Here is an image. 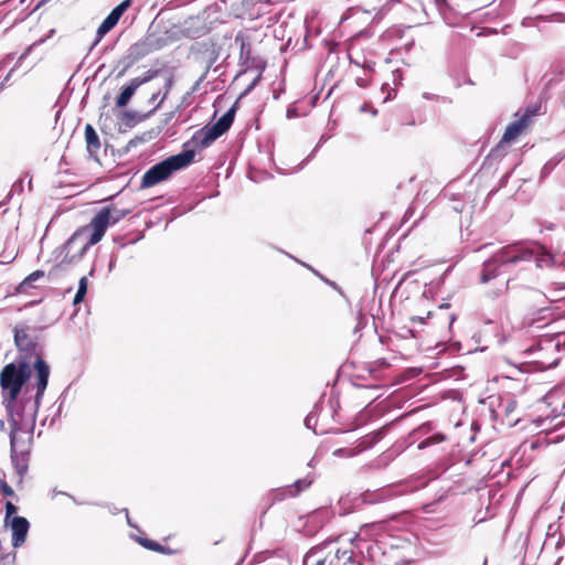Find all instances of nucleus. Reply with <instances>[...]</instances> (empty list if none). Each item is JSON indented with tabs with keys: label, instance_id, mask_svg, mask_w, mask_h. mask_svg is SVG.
I'll use <instances>...</instances> for the list:
<instances>
[{
	"label": "nucleus",
	"instance_id": "1",
	"mask_svg": "<svg viewBox=\"0 0 565 565\" xmlns=\"http://www.w3.org/2000/svg\"><path fill=\"white\" fill-rule=\"evenodd\" d=\"M35 371V395L30 394L29 387H25L23 393L10 397H2V405L7 413L10 424V434L17 435L18 433L32 431L36 415L47 387L50 377V366L43 359H38L33 363Z\"/></svg>",
	"mask_w": 565,
	"mask_h": 565
},
{
	"label": "nucleus",
	"instance_id": "2",
	"mask_svg": "<svg viewBox=\"0 0 565 565\" xmlns=\"http://www.w3.org/2000/svg\"><path fill=\"white\" fill-rule=\"evenodd\" d=\"M535 257L537 266H542L543 257H536L534 248L523 244H511L495 252L489 259L482 264L480 271V281L487 284L499 275V268L503 265L518 264L520 262H530Z\"/></svg>",
	"mask_w": 565,
	"mask_h": 565
},
{
	"label": "nucleus",
	"instance_id": "3",
	"mask_svg": "<svg viewBox=\"0 0 565 565\" xmlns=\"http://www.w3.org/2000/svg\"><path fill=\"white\" fill-rule=\"evenodd\" d=\"M194 156L195 151L193 149H184L182 152L156 163L142 175L140 188L148 189L168 180L175 171L190 166L194 160Z\"/></svg>",
	"mask_w": 565,
	"mask_h": 565
},
{
	"label": "nucleus",
	"instance_id": "4",
	"mask_svg": "<svg viewBox=\"0 0 565 565\" xmlns=\"http://www.w3.org/2000/svg\"><path fill=\"white\" fill-rule=\"evenodd\" d=\"M89 226H83L77 228L72 236L60 247L58 256H62V260L58 265L53 267L49 273V279H53L57 275V270L64 265H71L77 263L86 254L87 249L96 243L93 241V233L88 236Z\"/></svg>",
	"mask_w": 565,
	"mask_h": 565
},
{
	"label": "nucleus",
	"instance_id": "5",
	"mask_svg": "<svg viewBox=\"0 0 565 565\" xmlns=\"http://www.w3.org/2000/svg\"><path fill=\"white\" fill-rule=\"evenodd\" d=\"M31 365L28 361H14L3 366L0 372V390L2 397L18 396L23 393L31 377Z\"/></svg>",
	"mask_w": 565,
	"mask_h": 565
},
{
	"label": "nucleus",
	"instance_id": "6",
	"mask_svg": "<svg viewBox=\"0 0 565 565\" xmlns=\"http://www.w3.org/2000/svg\"><path fill=\"white\" fill-rule=\"evenodd\" d=\"M237 109V102L212 126H204L196 130L191 140L184 143V148L190 145L200 148H206L212 145L218 137L225 134L232 126Z\"/></svg>",
	"mask_w": 565,
	"mask_h": 565
},
{
	"label": "nucleus",
	"instance_id": "7",
	"mask_svg": "<svg viewBox=\"0 0 565 565\" xmlns=\"http://www.w3.org/2000/svg\"><path fill=\"white\" fill-rule=\"evenodd\" d=\"M166 45V38L156 34H147L143 39L129 46L128 57L130 58V62L126 67L121 68L117 77L124 76L128 68L131 67L136 62L156 51L163 49Z\"/></svg>",
	"mask_w": 565,
	"mask_h": 565
},
{
	"label": "nucleus",
	"instance_id": "8",
	"mask_svg": "<svg viewBox=\"0 0 565 565\" xmlns=\"http://www.w3.org/2000/svg\"><path fill=\"white\" fill-rule=\"evenodd\" d=\"M129 210H121L113 205L104 206L90 221L89 226L93 228V241L90 243H98L110 224H116L122 220Z\"/></svg>",
	"mask_w": 565,
	"mask_h": 565
},
{
	"label": "nucleus",
	"instance_id": "9",
	"mask_svg": "<svg viewBox=\"0 0 565 565\" xmlns=\"http://www.w3.org/2000/svg\"><path fill=\"white\" fill-rule=\"evenodd\" d=\"M26 330V327L14 328V343L19 350V358L17 361H28L31 364L32 358H35V362L38 359H42V356L36 339L31 337Z\"/></svg>",
	"mask_w": 565,
	"mask_h": 565
},
{
	"label": "nucleus",
	"instance_id": "10",
	"mask_svg": "<svg viewBox=\"0 0 565 565\" xmlns=\"http://www.w3.org/2000/svg\"><path fill=\"white\" fill-rule=\"evenodd\" d=\"M387 546L386 540L375 539L372 543L356 544L355 548L359 553L365 554L370 561L377 562L382 565H397L396 561L386 559Z\"/></svg>",
	"mask_w": 565,
	"mask_h": 565
},
{
	"label": "nucleus",
	"instance_id": "11",
	"mask_svg": "<svg viewBox=\"0 0 565 565\" xmlns=\"http://www.w3.org/2000/svg\"><path fill=\"white\" fill-rule=\"evenodd\" d=\"M385 524V521H377L362 525L360 532L351 539L352 545L355 547L356 544L372 543L375 539L386 540Z\"/></svg>",
	"mask_w": 565,
	"mask_h": 565
},
{
	"label": "nucleus",
	"instance_id": "12",
	"mask_svg": "<svg viewBox=\"0 0 565 565\" xmlns=\"http://www.w3.org/2000/svg\"><path fill=\"white\" fill-rule=\"evenodd\" d=\"M132 0H124L116 6L110 13L104 19L102 24L98 26L96 32V40L94 41L92 49L118 23L122 14L131 6Z\"/></svg>",
	"mask_w": 565,
	"mask_h": 565
},
{
	"label": "nucleus",
	"instance_id": "13",
	"mask_svg": "<svg viewBox=\"0 0 565 565\" xmlns=\"http://www.w3.org/2000/svg\"><path fill=\"white\" fill-rule=\"evenodd\" d=\"M173 84H174V77H173V75L170 74L166 78L164 92H163L161 99H159L158 104L149 113L143 114V115L139 114L138 111H135V110H125L121 114L122 121L126 122L127 126L131 127L136 122L142 121V120L149 118L150 116H152L156 113V110L161 106V104L164 102V99L168 97L170 90L173 87Z\"/></svg>",
	"mask_w": 565,
	"mask_h": 565
},
{
	"label": "nucleus",
	"instance_id": "14",
	"mask_svg": "<svg viewBox=\"0 0 565 565\" xmlns=\"http://www.w3.org/2000/svg\"><path fill=\"white\" fill-rule=\"evenodd\" d=\"M534 114H535L534 110L526 111L519 119L509 124L508 127L505 128V131L503 134V137H502L500 143L498 145V147L495 149H493L491 151V154H495L501 149H503L504 143L514 140L526 128V126L531 119V116H533Z\"/></svg>",
	"mask_w": 565,
	"mask_h": 565
},
{
	"label": "nucleus",
	"instance_id": "15",
	"mask_svg": "<svg viewBox=\"0 0 565 565\" xmlns=\"http://www.w3.org/2000/svg\"><path fill=\"white\" fill-rule=\"evenodd\" d=\"M10 437V457L11 462L17 471V473L22 478L29 468V451H18L17 450V435L9 434Z\"/></svg>",
	"mask_w": 565,
	"mask_h": 565
},
{
	"label": "nucleus",
	"instance_id": "16",
	"mask_svg": "<svg viewBox=\"0 0 565 565\" xmlns=\"http://www.w3.org/2000/svg\"><path fill=\"white\" fill-rule=\"evenodd\" d=\"M30 523L23 516H14L11 522L12 530V545L13 547L21 546L26 539Z\"/></svg>",
	"mask_w": 565,
	"mask_h": 565
},
{
	"label": "nucleus",
	"instance_id": "17",
	"mask_svg": "<svg viewBox=\"0 0 565 565\" xmlns=\"http://www.w3.org/2000/svg\"><path fill=\"white\" fill-rule=\"evenodd\" d=\"M85 140L88 158L98 161L97 153L102 145L96 130L90 124L85 126Z\"/></svg>",
	"mask_w": 565,
	"mask_h": 565
},
{
	"label": "nucleus",
	"instance_id": "18",
	"mask_svg": "<svg viewBox=\"0 0 565 565\" xmlns=\"http://www.w3.org/2000/svg\"><path fill=\"white\" fill-rule=\"evenodd\" d=\"M311 483H312V479H310L308 477L298 479L291 486H289L285 489L278 490L276 497L279 500H282L287 495L297 497L300 492L308 489L311 486Z\"/></svg>",
	"mask_w": 565,
	"mask_h": 565
},
{
	"label": "nucleus",
	"instance_id": "19",
	"mask_svg": "<svg viewBox=\"0 0 565 565\" xmlns=\"http://www.w3.org/2000/svg\"><path fill=\"white\" fill-rule=\"evenodd\" d=\"M331 543V540H326L321 544L311 547L303 557V565H326V558L319 554Z\"/></svg>",
	"mask_w": 565,
	"mask_h": 565
},
{
	"label": "nucleus",
	"instance_id": "20",
	"mask_svg": "<svg viewBox=\"0 0 565 565\" xmlns=\"http://www.w3.org/2000/svg\"><path fill=\"white\" fill-rule=\"evenodd\" d=\"M138 88L135 82L130 79L128 84L122 86L120 94L117 96L116 106L119 108L126 107Z\"/></svg>",
	"mask_w": 565,
	"mask_h": 565
},
{
	"label": "nucleus",
	"instance_id": "21",
	"mask_svg": "<svg viewBox=\"0 0 565 565\" xmlns=\"http://www.w3.org/2000/svg\"><path fill=\"white\" fill-rule=\"evenodd\" d=\"M392 494L390 489L383 488L376 491H366L362 494V502L374 504L387 500Z\"/></svg>",
	"mask_w": 565,
	"mask_h": 565
},
{
	"label": "nucleus",
	"instance_id": "22",
	"mask_svg": "<svg viewBox=\"0 0 565 565\" xmlns=\"http://www.w3.org/2000/svg\"><path fill=\"white\" fill-rule=\"evenodd\" d=\"M523 299L533 307L543 306L547 300L544 292L534 288H526L523 295Z\"/></svg>",
	"mask_w": 565,
	"mask_h": 565
},
{
	"label": "nucleus",
	"instance_id": "23",
	"mask_svg": "<svg viewBox=\"0 0 565 565\" xmlns=\"http://www.w3.org/2000/svg\"><path fill=\"white\" fill-rule=\"evenodd\" d=\"M239 42V64L247 65L252 60V44L241 35L235 38V43Z\"/></svg>",
	"mask_w": 565,
	"mask_h": 565
},
{
	"label": "nucleus",
	"instance_id": "24",
	"mask_svg": "<svg viewBox=\"0 0 565 565\" xmlns=\"http://www.w3.org/2000/svg\"><path fill=\"white\" fill-rule=\"evenodd\" d=\"M44 275H45V273L40 269L31 273L28 277L24 278V280L22 282H20V285L18 287V291L25 292L26 289L30 288L34 281L39 280Z\"/></svg>",
	"mask_w": 565,
	"mask_h": 565
},
{
	"label": "nucleus",
	"instance_id": "25",
	"mask_svg": "<svg viewBox=\"0 0 565 565\" xmlns=\"http://www.w3.org/2000/svg\"><path fill=\"white\" fill-rule=\"evenodd\" d=\"M161 73H162V71L159 68L148 70L147 72L143 73L142 76L135 77V78H132V81L135 82V84L138 87H140L141 85L147 84V83L151 82L152 79H154L156 77H158Z\"/></svg>",
	"mask_w": 565,
	"mask_h": 565
},
{
	"label": "nucleus",
	"instance_id": "26",
	"mask_svg": "<svg viewBox=\"0 0 565 565\" xmlns=\"http://www.w3.org/2000/svg\"><path fill=\"white\" fill-rule=\"evenodd\" d=\"M446 439V436L444 434H440V433H437V434H434L427 438H425L424 440H422L417 448L418 449H425V448H428L430 446H434V445H437V444H440L443 443L444 440Z\"/></svg>",
	"mask_w": 565,
	"mask_h": 565
},
{
	"label": "nucleus",
	"instance_id": "27",
	"mask_svg": "<svg viewBox=\"0 0 565 565\" xmlns=\"http://www.w3.org/2000/svg\"><path fill=\"white\" fill-rule=\"evenodd\" d=\"M87 294V278L84 276L78 281L77 292L74 297L73 305L81 303Z\"/></svg>",
	"mask_w": 565,
	"mask_h": 565
},
{
	"label": "nucleus",
	"instance_id": "28",
	"mask_svg": "<svg viewBox=\"0 0 565 565\" xmlns=\"http://www.w3.org/2000/svg\"><path fill=\"white\" fill-rule=\"evenodd\" d=\"M136 541L147 550L153 552H163V546L156 541L146 537H136Z\"/></svg>",
	"mask_w": 565,
	"mask_h": 565
},
{
	"label": "nucleus",
	"instance_id": "29",
	"mask_svg": "<svg viewBox=\"0 0 565 565\" xmlns=\"http://www.w3.org/2000/svg\"><path fill=\"white\" fill-rule=\"evenodd\" d=\"M499 406L503 409L507 416H510L516 407V402L511 397H507L501 401Z\"/></svg>",
	"mask_w": 565,
	"mask_h": 565
},
{
	"label": "nucleus",
	"instance_id": "30",
	"mask_svg": "<svg viewBox=\"0 0 565 565\" xmlns=\"http://www.w3.org/2000/svg\"><path fill=\"white\" fill-rule=\"evenodd\" d=\"M306 267H308L310 270H312L322 281H324L327 285H329L331 288H333L334 290H337L342 297H345L342 288L335 282V281H332L328 278H326L324 276H322L321 274H319L318 271H316L315 269H312L309 265H306Z\"/></svg>",
	"mask_w": 565,
	"mask_h": 565
},
{
	"label": "nucleus",
	"instance_id": "31",
	"mask_svg": "<svg viewBox=\"0 0 565 565\" xmlns=\"http://www.w3.org/2000/svg\"><path fill=\"white\" fill-rule=\"evenodd\" d=\"M335 557L338 559H343L344 563H353V552L347 550H337Z\"/></svg>",
	"mask_w": 565,
	"mask_h": 565
},
{
	"label": "nucleus",
	"instance_id": "32",
	"mask_svg": "<svg viewBox=\"0 0 565 565\" xmlns=\"http://www.w3.org/2000/svg\"><path fill=\"white\" fill-rule=\"evenodd\" d=\"M399 550L396 545L394 544H390L387 546V556H386V559H392V561H396L397 562V565L399 564Z\"/></svg>",
	"mask_w": 565,
	"mask_h": 565
},
{
	"label": "nucleus",
	"instance_id": "33",
	"mask_svg": "<svg viewBox=\"0 0 565 565\" xmlns=\"http://www.w3.org/2000/svg\"><path fill=\"white\" fill-rule=\"evenodd\" d=\"M15 553L0 554V565H14Z\"/></svg>",
	"mask_w": 565,
	"mask_h": 565
},
{
	"label": "nucleus",
	"instance_id": "34",
	"mask_svg": "<svg viewBox=\"0 0 565 565\" xmlns=\"http://www.w3.org/2000/svg\"><path fill=\"white\" fill-rule=\"evenodd\" d=\"M0 492L7 497H12L14 494L13 489L4 480H0Z\"/></svg>",
	"mask_w": 565,
	"mask_h": 565
},
{
	"label": "nucleus",
	"instance_id": "35",
	"mask_svg": "<svg viewBox=\"0 0 565 565\" xmlns=\"http://www.w3.org/2000/svg\"><path fill=\"white\" fill-rule=\"evenodd\" d=\"M316 424H317V419H316L315 414L313 413L308 414L307 417L305 418L306 427L309 429H311V428L313 429Z\"/></svg>",
	"mask_w": 565,
	"mask_h": 565
},
{
	"label": "nucleus",
	"instance_id": "36",
	"mask_svg": "<svg viewBox=\"0 0 565 565\" xmlns=\"http://www.w3.org/2000/svg\"><path fill=\"white\" fill-rule=\"evenodd\" d=\"M430 430V424L429 423H426V424H423L422 426H419L416 430L413 431V436H422L424 434H427L429 433Z\"/></svg>",
	"mask_w": 565,
	"mask_h": 565
},
{
	"label": "nucleus",
	"instance_id": "37",
	"mask_svg": "<svg viewBox=\"0 0 565 565\" xmlns=\"http://www.w3.org/2000/svg\"><path fill=\"white\" fill-rule=\"evenodd\" d=\"M18 508L10 501L6 503V520L17 512Z\"/></svg>",
	"mask_w": 565,
	"mask_h": 565
},
{
	"label": "nucleus",
	"instance_id": "38",
	"mask_svg": "<svg viewBox=\"0 0 565 565\" xmlns=\"http://www.w3.org/2000/svg\"><path fill=\"white\" fill-rule=\"evenodd\" d=\"M555 163L547 162L543 166L541 170V179L547 177L551 171L554 169Z\"/></svg>",
	"mask_w": 565,
	"mask_h": 565
},
{
	"label": "nucleus",
	"instance_id": "39",
	"mask_svg": "<svg viewBox=\"0 0 565 565\" xmlns=\"http://www.w3.org/2000/svg\"><path fill=\"white\" fill-rule=\"evenodd\" d=\"M299 113H298V108L296 106H289L287 108V113H286V117L288 119H294V118H297L299 117Z\"/></svg>",
	"mask_w": 565,
	"mask_h": 565
},
{
	"label": "nucleus",
	"instance_id": "40",
	"mask_svg": "<svg viewBox=\"0 0 565 565\" xmlns=\"http://www.w3.org/2000/svg\"><path fill=\"white\" fill-rule=\"evenodd\" d=\"M45 39H40L39 41H35L33 44H31L26 51L20 56V60L24 58L30 52L33 50V47L44 43Z\"/></svg>",
	"mask_w": 565,
	"mask_h": 565
},
{
	"label": "nucleus",
	"instance_id": "41",
	"mask_svg": "<svg viewBox=\"0 0 565 565\" xmlns=\"http://www.w3.org/2000/svg\"><path fill=\"white\" fill-rule=\"evenodd\" d=\"M356 319H358V323H356V326L354 328V332H358L363 327V319H364V317H363L361 311L358 312Z\"/></svg>",
	"mask_w": 565,
	"mask_h": 565
},
{
	"label": "nucleus",
	"instance_id": "42",
	"mask_svg": "<svg viewBox=\"0 0 565 565\" xmlns=\"http://www.w3.org/2000/svg\"><path fill=\"white\" fill-rule=\"evenodd\" d=\"M435 3L441 13H444V10L448 8V3L446 0H435Z\"/></svg>",
	"mask_w": 565,
	"mask_h": 565
},
{
	"label": "nucleus",
	"instance_id": "43",
	"mask_svg": "<svg viewBox=\"0 0 565 565\" xmlns=\"http://www.w3.org/2000/svg\"><path fill=\"white\" fill-rule=\"evenodd\" d=\"M163 92H164V88L162 90H158L157 93L152 94V96L149 98V103L153 104L154 102L158 100L159 97L161 98L163 95Z\"/></svg>",
	"mask_w": 565,
	"mask_h": 565
},
{
	"label": "nucleus",
	"instance_id": "44",
	"mask_svg": "<svg viewBox=\"0 0 565 565\" xmlns=\"http://www.w3.org/2000/svg\"><path fill=\"white\" fill-rule=\"evenodd\" d=\"M260 78V74L252 82V84L246 88L245 94L249 93L257 84Z\"/></svg>",
	"mask_w": 565,
	"mask_h": 565
},
{
	"label": "nucleus",
	"instance_id": "45",
	"mask_svg": "<svg viewBox=\"0 0 565 565\" xmlns=\"http://www.w3.org/2000/svg\"><path fill=\"white\" fill-rule=\"evenodd\" d=\"M327 139H328V137H327V136H324V135H323V136H321V138H320V140H319L318 145L316 146V148L313 149V151H312L311 156L317 151V149H318V148H319L323 142H326V141H327Z\"/></svg>",
	"mask_w": 565,
	"mask_h": 565
},
{
	"label": "nucleus",
	"instance_id": "46",
	"mask_svg": "<svg viewBox=\"0 0 565 565\" xmlns=\"http://www.w3.org/2000/svg\"><path fill=\"white\" fill-rule=\"evenodd\" d=\"M130 58L128 57V53L119 61L120 64H124V67L128 65Z\"/></svg>",
	"mask_w": 565,
	"mask_h": 565
},
{
	"label": "nucleus",
	"instance_id": "47",
	"mask_svg": "<svg viewBox=\"0 0 565 565\" xmlns=\"http://www.w3.org/2000/svg\"><path fill=\"white\" fill-rule=\"evenodd\" d=\"M500 295H501V290H500V289H498V290H495V291H491V292H489V296H490V297H492V298H497V297H499Z\"/></svg>",
	"mask_w": 565,
	"mask_h": 565
},
{
	"label": "nucleus",
	"instance_id": "48",
	"mask_svg": "<svg viewBox=\"0 0 565 565\" xmlns=\"http://www.w3.org/2000/svg\"><path fill=\"white\" fill-rule=\"evenodd\" d=\"M423 97H424V98H426V99H435V98H437V96L431 95V94H429V93H424V94H423Z\"/></svg>",
	"mask_w": 565,
	"mask_h": 565
},
{
	"label": "nucleus",
	"instance_id": "49",
	"mask_svg": "<svg viewBox=\"0 0 565 565\" xmlns=\"http://www.w3.org/2000/svg\"><path fill=\"white\" fill-rule=\"evenodd\" d=\"M125 511H126V514H128L127 509H126ZM127 522H128L129 526H131V527H137L136 525H134V524H132V521H130L129 515H127Z\"/></svg>",
	"mask_w": 565,
	"mask_h": 565
},
{
	"label": "nucleus",
	"instance_id": "50",
	"mask_svg": "<svg viewBox=\"0 0 565 565\" xmlns=\"http://www.w3.org/2000/svg\"><path fill=\"white\" fill-rule=\"evenodd\" d=\"M4 420L3 419H0V431L4 430Z\"/></svg>",
	"mask_w": 565,
	"mask_h": 565
},
{
	"label": "nucleus",
	"instance_id": "51",
	"mask_svg": "<svg viewBox=\"0 0 565 565\" xmlns=\"http://www.w3.org/2000/svg\"><path fill=\"white\" fill-rule=\"evenodd\" d=\"M114 265H115V258L111 257L110 263H109V269H111L114 267Z\"/></svg>",
	"mask_w": 565,
	"mask_h": 565
},
{
	"label": "nucleus",
	"instance_id": "52",
	"mask_svg": "<svg viewBox=\"0 0 565 565\" xmlns=\"http://www.w3.org/2000/svg\"><path fill=\"white\" fill-rule=\"evenodd\" d=\"M546 228L550 231H553L555 228V225L551 223L546 226Z\"/></svg>",
	"mask_w": 565,
	"mask_h": 565
},
{
	"label": "nucleus",
	"instance_id": "53",
	"mask_svg": "<svg viewBox=\"0 0 565 565\" xmlns=\"http://www.w3.org/2000/svg\"><path fill=\"white\" fill-rule=\"evenodd\" d=\"M161 553H162V554H169V553H171V552H170V550H169V548H167V547H164V546H163V552H161Z\"/></svg>",
	"mask_w": 565,
	"mask_h": 565
},
{
	"label": "nucleus",
	"instance_id": "54",
	"mask_svg": "<svg viewBox=\"0 0 565 565\" xmlns=\"http://www.w3.org/2000/svg\"><path fill=\"white\" fill-rule=\"evenodd\" d=\"M13 70H14V68H12V70L8 73V75H7V77H6V81L9 78V76H11V73L13 72Z\"/></svg>",
	"mask_w": 565,
	"mask_h": 565
},
{
	"label": "nucleus",
	"instance_id": "55",
	"mask_svg": "<svg viewBox=\"0 0 565 565\" xmlns=\"http://www.w3.org/2000/svg\"><path fill=\"white\" fill-rule=\"evenodd\" d=\"M359 86H364V81L359 82Z\"/></svg>",
	"mask_w": 565,
	"mask_h": 565
},
{
	"label": "nucleus",
	"instance_id": "56",
	"mask_svg": "<svg viewBox=\"0 0 565 565\" xmlns=\"http://www.w3.org/2000/svg\"><path fill=\"white\" fill-rule=\"evenodd\" d=\"M359 86H364V81L359 82Z\"/></svg>",
	"mask_w": 565,
	"mask_h": 565
},
{
	"label": "nucleus",
	"instance_id": "57",
	"mask_svg": "<svg viewBox=\"0 0 565 565\" xmlns=\"http://www.w3.org/2000/svg\"><path fill=\"white\" fill-rule=\"evenodd\" d=\"M562 210H565V202L561 205Z\"/></svg>",
	"mask_w": 565,
	"mask_h": 565
},
{
	"label": "nucleus",
	"instance_id": "58",
	"mask_svg": "<svg viewBox=\"0 0 565 565\" xmlns=\"http://www.w3.org/2000/svg\"><path fill=\"white\" fill-rule=\"evenodd\" d=\"M343 449H337L334 454L341 452Z\"/></svg>",
	"mask_w": 565,
	"mask_h": 565
},
{
	"label": "nucleus",
	"instance_id": "59",
	"mask_svg": "<svg viewBox=\"0 0 565 565\" xmlns=\"http://www.w3.org/2000/svg\"><path fill=\"white\" fill-rule=\"evenodd\" d=\"M3 85H4L3 83L0 85V89L3 87Z\"/></svg>",
	"mask_w": 565,
	"mask_h": 565
}]
</instances>
